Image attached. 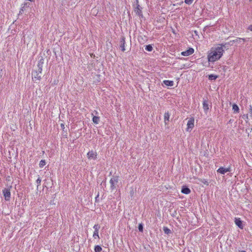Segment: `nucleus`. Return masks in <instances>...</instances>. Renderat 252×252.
Returning <instances> with one entry per match:
<instances>
[{"label": "nucleus", "mask_w": 252, "mask_h": 252, "mask_svg": "<svg viewBox=\"0 0 252 252\" xmlns=\"http://www.w3.org/2000/svg\"><path fill=\"white\" fill-rule=\"evenodd\" d=\"M136 3L137 5L135 8L134 11L138 16H139L140 17H142L143 14L142 12V7H140L138 4V0H136Z\"/></svg>", "instance_id": "obj_5"}, {"label": "nucleus", "mask_w": 252, "mask_h": 252, "mask_svg": "<svg viewBox=\"0 0 252 252\" xmlns=\"http://www.w3.org/2000/svg\"><path fill=\"white\" fill-rule=\"evenodd\" d=\"M250 1L252 2V0H250Z\"/></svg>", "instance_id": "obj_37"}, {"label": "nucleus", "mask_w": 252, "mask_h": 252, "mask_svg": "<svg viewBox=\"0 0 252 252\" xmlns=\"http://www.w3.org/2000/svg\"><path fill=\"white\" fill-rule=\"evenodd\" d=\"M153 48L151 45L149 44L145 46V50L149 52H151Z\"/></svg>", "instance_id": "obj_22"}, {"label": "nucleus", "mask_w": 252, "mask_h": 252, "mask_svg": "<svg viewBox=\"0 0 252 252\" xmlns=\"http://www.w3.org/2000/svg\"><path fill=\"white\" fill-rule=\"evenodd\" d=\"M93 237L95 238L96 237H98V238H99V235H98V231H94V232L93 234Z\"/></svg>", "instance_id": "obj_28"}, {"label": "nucleus", "mask_w": 252, "mask_h": 252, "mask_svg": "<svg viewBox=\"0 0 252 252\" xmlns=\"http://www.w3.org/2000/svg\"><path fill=\"white\" fill-rule=\"evenodd\" d=\"M218 77V76L216 75L210 74L208 76V79L210 80H215Z\"/></svg>", "instance_id": "obj_21"}, {"label": "nucleus", "mask_w": 252, "mask_h": 252, "mask_svg": "<svg viewBox=\"0 0 252 252\" xmlns=\"http://www.w3.org/2000/svg\"><path fill=\"white\" fill-rule=\"evenodd\" d=\"M46 164L45 160L42 159L39 162V167L40 168L43 167Z\"/></svg>", "instance_id": "obj_24"}, {"label": "nucleus", "mask_w": 252, "mask_h": 252, "mask_svg": "<svg viewBox=\"0 0 252 252\" xmlns=\"http://www.w3.org/2000/svg\"><path fill=\"white\" fill-rule=\"evenodd\" d=\"M185 2L186 4H190L193 2V0H185Z\"/></svg>", "instance_id": "obj_32"}, {"label": "nucleus", "mask_w": 252, "mask_h": 252, "mask_svg": "<svg viewBox=\"0 0 252 252\" xmlns=\"http://www.w3.org/2000/svg\"><path fill=\"white\" fill-rule=\"evenodd\" d=\"M41 182V180L40 177L38 176V178H37V179L36 181V183L37 185V187L40 185Z\"/></svg>", "instance_id": "obj_27"}, {"label": "nucleus", "mask_w": 252, "mask_h": 252, "mask_svg": "<svg viewBox=\"0 0 252 252\" xmlns=\"http://www.w3.org/2000/svg\"><path fill=\"white\" fill-rule=\"evenodd\" d=\"M40 73H39L38 71H34L32 73V75L34 76V78H36L38 80H40L41 77V76L39 75Z\"/></svg>", "instance_id": "obj_16"}, {"label": "nucleus", "mask_w": 252, "mask_h": 252, "mask_svg": "<svg viewBox=\"0 0 252 252\" xmlns=\"http://www.w3.org/2000/svg\"><path fill=\"white\" fill-rule=\"evenodd\" d=\"M223 53L224 50H222L221 47H212L208 52L207 59L208 62L214 63L219 60L222 57Z\"/></svg>", "instance_id": "obj_1"}, {"label": "nucleus", "mask_w": 252, "mask_h": 252, "mask_svg": "<svg viewBox=\"0 0 252 252\" xmlns=\"http://www.w3.org/2000/svg\"><path fill=\"white\" fill-rule=\"evenodd\" d=\"M119 176L114 175L113 177L110 180V188L113 190L116 188V185L119 182Z\"/></svg>", "instance_id": "obj_2"}, {"label": "nucleus", "mask_w": 252, "mask_h": 252, "mask_svg": "<svg viewBox=\"0 0 252 252\" xmlns=\"http://www.w3.org/2000/svg\"><path fill=\"white\" fill-rule=\"evenodd\" d=\"M163 83L167 86L172 87L174 85V82L170 80H164Z\"/></svg>", "instance_id": "obj_17"}, {"label": "nucleus", "mask_w": 252, "mask_h": 252, "mask_svg": "<svg viewBox=\"0 0 252 252\" xmlns=\"http://www.w3.org/2000/svg\"><path fill=\"white\" fill-rule=\"evenodd\" d=\"M61 127H62V129L63 130V131H64V128H65V127H64V124H61Z\"/></svg>", "instance_id": "obj_35"}, {"label": "nucleus", "mask_w": 252, "mask_h": 252, "mask_svg": "<svg viewBox=\"0 0 252 252\" xmlns=\"http://www.w3.org/2000/svg\"><path fill=\"white\" fill-rule=\"evenodd\" d=\"M200 181L203 183L204 185H209V183L208 182L207 180H206V179H201L200 180Z\"/></svg>", "instance_id": "obj_29"}, {"label": "nucleus", "mask_w": 252, "mask_h": 252, "mask_svg": "<svg viewBox=\"0 0 252 252\" xmlns=\"http://www.w3.org/2000/svg\"><path fill=\"white\" fill-rule=\"evenodd\" d=\"M194 119L193 117L189 118L187 124V128L186 130L190 132L194 127Z\"/></svg>", "instance_id": "obj_3"}, {"label": "nucleus", "mask_w": 252, "mask_h": 252, "mask_svg": "<svg viewBox=\"0 0 252 252\" xmlns=\"http://www.w3.org/2000/svg\"><path fill=\"white\" fill-rule=\"evenodd\" d=\"M138 229L140 232H143V225L142 223H139L138 225Z\"/></svg>", "instance_id": "obj_25"}, {"label": "nucleus", "mask_w": 252, "mask_h": 252, "mask_svg": "<svg viewBox=\"0 0 252 252\" xmlns=\"http://www.w3.org/2000/svg\"><path fill=\"white\" fill-rule=\"evenodd\" d=\"M231 166H229L227 168H224L223 167H220L217 170V172L221 174H224L227 172L231 171Z\"/></svg>", "instance_id": "obj_7"}, {"label": "nucleus", "mask_w": 252, "mask_h": 252, "mask_svg": "<svg viewBox=\"0 0 252 252\" xmlns=\"http://www.w3.org/2000/svg\"><path fill=\"white\" fill-rule=\"evenodd\" d=\"M94 250L95 252H101L102 248L99 245H96L94 247Z\"/></svg>", "instance_id": "obj_23"}, {"label": "nucleus", "mask_w": 252, "mask_h": 252, "mask_svg": "<svg viewBox=\"0 0 252 252\" xmlns=\"http://www.w3.org/2000/svg\"><path fill=\"white\" fill-rule=\"evenodd\" d=\"M120 43V47L121 48V50L123 52H124L126 50V49H125L126 42H125V37L124 36H122L121 37Z\"/></svg>", "instance_id": "obj_9"}, {"label": "nucleus", "mask_w": 252, "mask_h": 252, "mask_svg": "<svg viewBox=\"0 0 252 252\" xmlns=\"http://www.w3.org/2000/svg\"><path fill=\"white\" fill-rule=\"evenodd\" d=\"M248 30L252 31V25H251L248 27Z\"/></svg>", "instance_id": "obj_34"}, {"label": "nucleus", "mask_w": 252, "mask_h": 252, "mask_svg": "<svg viewBox=\"0 0 252 252\" xmlns=\"http://www.w3.org/2000/svg\"><path fill=\"white\" fill-rule=\"evenodd\" d=\"M243 40L244 41L245 40L244 38H241L237 37L236 39V40H234L233 41H231V42H237V41H238L239 40Z\"/></svg>", "instance_id": "obj_30"}, {"label": "nucleus", "mask_w": 252, "mask_h": 252, "mask_svg": "<svg viewBox=\"0 0 252 252\" xmlns=\"http://www.w3.org/2000/svg\"><path fill=\"white\" fill-rule=\"evenodd\" d=\"M43 63L44 62H43V59H40L38 63L37 66H38V69L37 71L39 73L42 72Z\"/></svg>", "instance_id": "obj_15"}, {"label": "nucleus", "mask_w": 252, "mask_h": 252, "mask_svg": "<svg viewBox=\"0 0 252 252\" xmlns=\"http://www.w3.org/2000/svg\"><path fill=\"white\" fill-rule=\"evenodd\" d=\"M232 110L234 111V113H238L240 110L238 106L235 103H234L232 105Z\"/></svg>", "instance_id": "obj_18"}, {"label": "nucleus", "mask_w": 252, "mask_h": 252, "mask_svg": "<svg viewBox=\"0 0 252 252\" xmlns=\"http://www.w3.org/2000/svg\"><path fill=\"white\" fill-rule=\"evenodd\" d=\"M100 121V118L99 117L97 116H94L93 118V122L95 124H97Z\"/></svg>", "instance_id": "obj_20"}, {"label": "nucleus", "mask_w": 252, "mask_h": 252, "mask_svg": "<svg viewBox=\"0 0 252 252\" xmlns=\"http://www.w3.org/2000/svg\"><path fill=\"white\" fill-rule=\"evenodd\" d=\"M29 5H30V3H29V2H25V3H24V7H25V6H26V7H27V6H29Z\"/></svg>", "instance_id": "obj_33"}, {"label": "nucleus", "mask_w": 252, "mask_h": 252, "mask_svg": "<svg viewBox=\"0 0 252 252\" xmlns=\"http://www.w3.org/2000/svg\"><path fill=\"white\" fill-rule=\"evenodd\" d=\"M194 52V49L192 48H189L188 50L182 52L181 55L184 56H188L192 54Z\"/></svg>", "instance_id": "obj_11"}, {"label": "nucleus", "mask_w": 252, "mask_h": 252, "mask_svg": "<svg viewBox=\"0 0 252 252\" xmlns=\"http://www.w3.org/2000/svg\"><path fill=\"white\" fill-rule=\"evenodd\" d=\"M170 114L168 112H165L164 115V122L165 125H167L169 121Z\"/></svg>", "instance_id": "obj_13"}, {"label": "nucleus", "mask_w": 252, "mask_h": 252, "mask_svg": "<svg viewBox=\"0 0 252 252\" xmlns=\"http://www.w3.org/2000/svg\"><path fill=\"white\" fill-rule=\"evenodd\" d=\"M163 230L164 233H165L166 234H169L172 233L171 230H170L168 227H167L166 226H164L163 227Z\"/></svg>", "instance_id": "obj_19"}, {"label": "nucleus", "mask_w": 252, "mask_h": 252, "mask_svg": "<svg viewBox=\"0 0 252 252\" xmlns=\"http://www.w3.org/2000/svg\"><path fill=\"white\" fill-rule=\"evenodd\" d=\"M94 231H98L100 226L98 224H96L94 226Z\"/></svg>", "instance_id": "obj_26"}, {"label": "nucleus", "mask_w": 252, "mask_h": 252, "mask_svg": "<svg viewBox=\"0 0 252 252\" xmlns=\"http://www.w3.org/2000/svg\"><path fill=\"white\" fill-rule=\"evenodd\" d=\"M230 42H231V41L228 42H226L224 43H221L219 44L218 45V46L217 47H221L222 50H227L230 46L231 45L230 44Z\"/></svg>", "instance_id": "obj_10"}, {"label": "nucleus", "mask_w": 252, "mask_h": 252, "mask_svg": "<svg viewBox=\"0 0 252 252\" xmlns=\"http://www.w3.org/2000/svg\"><path fill=\"white\" fill-rule=\"evenodd\" d=\"M181 192L183 193L188 194L190 193L191 190L187 186H183L181 189Z\"/></svg>", "instance_id": "obj_12"}, {"label": "nucleus", "mask_w": 252, "mask_h": 252, "mask_svg": "<svg viewBox=\"0 0 252 252\" xmlns=\"http://www.w3.org/2000/svg\"><path fill=\"white\" fill-rule=\"evenodd\" d=\"M249 112L251 117H252V106L251 105L249 106Z\"/></svg>", "instance_id": "obj_31"}, {"label": "nucleus", "mask_w": 252, "mask_h": 252, "mask_svg": "<svg viewBox=\"0 0 252 252\" xmlns=\"http://www.w3.org/2000/svg\"><path fill=\"white\" fill-rule=\"evenodd\" d=\"M24 6H23L21 9H20V12H21V11H23L24 10Z\"/></svg>", "instance_id": "obj_36"}, {"label": "nucleus", "mask_w": 252, "mask_h": 252, "mask_svg": "<svg viewBox=\"0 0 252 252\" xmlns=\"http://www.w3.org/2000/svg\"><path fill=\"white\" fill-rule=\"evenodd\" d=\"M235 223L240 228L242 229L243 228L242 221L240 218H235Z\"/></svg>", "instance_id": "obj_14"}, {"label": "nucleus", "mask_w": 252, "mask_h": 252, "mask_svg": "<svg viewBox=\"0 0 252 252\" xmlns=\"http://www.w3.org/2000/svg\"><path fill=\"white\" fill-rule=\"evenodd\" d=\"M2 193L6 201H9L11 197L10 189L5 188L2 190Z\"/></svg>", "instance_id": "obj_4"}, {"label": "nucleus", "mask_w": 252, "mask_h": 252, "mask_svg": "<svg viewBox=\"0 0 252 252\" xmlns=\"http://www.w3.org/2000/svg\"><path fill=\"white\" fill-rule=\"evenodd\" d=\"M210 106H211V103L207 99H204L203 101V108L204 112L207 113L209 110Z\"/></svg>", "instance_id": "obj_6"}, {"label": "nucleus", "mask_w": 252, "mask_h": 252, "mask_svg": "<svg viewBox=\"0 0 252 252\" xmlns=\"http://www.w3.org/2000/svg\"><path fill=\"white\" fill-rule=\"evenodd\" d=\"M88 158L89 159H96L97 158V154L95 152L93 151H89L87 154Z\"/></svg>", "instance_id": "obj_8"}]
</instances>
